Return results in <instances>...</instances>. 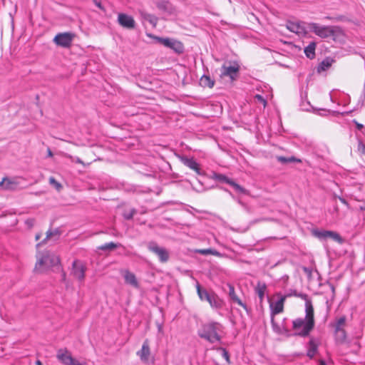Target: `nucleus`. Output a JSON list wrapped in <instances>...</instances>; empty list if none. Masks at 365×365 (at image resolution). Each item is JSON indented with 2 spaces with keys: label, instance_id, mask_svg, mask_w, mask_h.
Returning a JSON list of instances; mask_svg holds the SVG:
<instances>
[{
  "label": "nucleus",
  "instance_id": "45",
  "mask_svg": "<svg viewBox=\"0 0 365 365\" xmlns=\"http://www.w3.org/2000/svg\"><path fill=\"white\" fill-rule=\"evenodd\" d=\"M47 153H48V157L51 158L53 156V153H52V151L51 150L50 148H48Z\"/></svg>",
  "mask_w": 365,
  "mask_h": 365
},
{
  "label": "nucleus",
  "instance_id": "10",
  "mask_svg": "<svg viewBox=\"0 0 365 365\" xmlns=\"http://www.w3.org/2000/svg\"><path fill=\"white\" fill-rule=\"evenodd\" d=\"M148 250L155 254L160 262H165L169 259L168 252L163 247H159L155 242H151L148 245Z\"/></svg>",
  "mask_w": 365,
  "mask_h": 365
},
{
  "label": "nucleus",
  "instance_id": "18",
  "mask_svg": "<svg viewBox=\"0 0 365 365\" xmlns=\"http://www.w3.org/2000/svg\"><path fill=\"white\" fill-rule=\"evenodd\" d=\"M139 14L143 20L148 21L153 26V27H156L158 21L157 16L153 14H148L143 10H140Z\"/></svg>",
  "mask_w": 365,
  "mask_h": 365
},
{
  "label": "nucleus",
  "instance_id": "1",
  "mask_svg": "<svg viewBox=\"0 0 365 365\" xmlns=\"http://www.w3.org/2000/svg\"><path fill=\"white\" fill-rule=\"evenodd\" d=\"M299 297L305 300V317L294 319L292 322V328L296 335L307 336L314 329L315 324L314 307L307 295L302 294Z\"/></svg>",
  "mask_w": 365,
  "mask_h": 365
},
{
  "label": "nucleus",
  "instance_id": "49",
  "mask_svg": "<svg viewBox=\"0 0 365 365\" xmlns=\"http://www.w3.org/2000/svg\"><path fill=\"white\" fill-rule=\"evenodd\" d=\"M319 365H327V364H326V363H325V361H323V360H320V361H319Z\"/></svg>",
  "mask_w": 365,
  "mask_h": 365
},
{
  "label": "nucleus",
  "instance_id": "23",
  "mask_svg": "<svg viewBox=\"0 0 365 365\" xmlns=\"http://www.w3.org/2000/svg\"><path fill=\"white\" fill-rule=\"evenodd\" d=\"M317 349H318V346L317 344L315 343L314 340V339H311L309 342V345H308V351H307V356L310 358V359H312L314 355L316 354V353L317 352Z\"/></svg>",
  "mask_w": 365,
  "mask_h": 365
},
{
  "label": "nucleus",
  "instance_id": "36",
  "mask_svg": "<svg viewBox=\"0 0 365 365\" xmlns=\"http://www.w3.org/2000/svg\"><path fill=\"white\" fill-rule=\"evenodd\" d=\"M230 185L232 186L237 192L241 193H246L245 189H244L240 185L235 183L234 181L231 182Z\"/></svg>",
  "mask_w": 365,
  "mask_h": 365
},
{
  "label": "nucleus",
  "instance_id": "2",
  "mask_svg": "<svg viewBox=\"0 0 365 365\" xmlns=\"http://www.w3.org/2000/svg\"><path fill=\"white\" fill-rule=\"evenodd\" d=\"M240 69L237 62H225L220 68V76L226 82L232 83L239 78Z\"/></svg>",
  "mask_w": 365,
  "mask_h": 365
},
{
  "label": "nucleus",
  "instance_id": "19",
  "mask_svg": "<svg viewBox=\"0 0 365 365\" xmlns=\"http://www.w3.org/2000/svg\"><path fill=\"white\" fill-rule=\"evenodd\" d=\"M17 186H18V185L14 180L10 179V178H4L0 182V187H1L3 189L6 190H16Z\"/></svg>",
  "mask_w": 365,
  "mask_h": 365
},
{
  "label": "nucleus",
  "instance_id": "32",
  "mask_svg": "<svg viewBox=\"0 0 365 365\" xmlns=\"http://www.w3.org/2000/svg\"><path fill=\"white\" fill-rule=\"evenodd\" d=\"M346 319L344 316H343L337 319L336 324H335V331L344 329L343 327L344 326V324L346 323Z\"/></svg>",
  "mask_w": 365,
  "mask_h": 365
},
{
  "label": "nucleus",
  "instance_id": "25",
  "mask_svg": "<svg viewBox=\"0 0 365 365\" xmlns=\"http://www.w3.org/2000/svg\"><path fill=\"white\" fill-rule=\"evenodd\" d=\"M287 29L290 31L296 34L301 33L302 28L298 23L288 21L287 23Z\"/></svg>",
  "mask_w": 365,
  "mask_h": 365
},
{
  "label": "nucleus",
  "instance_id": "31",
  "mask_svg": "<svg viewBox=\"0 0 365 365\" xmlns=\"http://www.w3.org/2000/svg\"><path fill=\"white\" fill-rule=\"evenodd\" d=\"M277 159L279 162H280L283 164L288 163H294V162H297V163L301 162V160L297 159L294 157L285 158L283 156H277Z\"/></svg>",
  "mask_w": 365,
  "mask_h": 365
},
{
  "label": "nucleus",
  "instance_id": "34",
  "mask_svg": "<svg viewBox=\"0 0 365 365\" xmlns=\"http://www.w3.org/2000/svg\"><path fill=\"white\" fill-rule=\"evenodd\" d=\"M215 179H217V180H218L220 181L225 182L226 183H227L229 185H230L231 182L232 181V180L229 179L225 175H222V174L216 175H215Z\"/></svg>",
  "mask_w": 365,
  "mask_h": 365
},
{
  "label": "nucleus",
  "instance_id": "27",
  "mask_svg": "<svg viewBox=\"0 0 365 365\" xmlns=\"http://www.w3.org/2000/svg\"><path fill=\"white\" fill-rule=\"evenodd\" d=\"M119 246H120V244H116L113 242H110L106 243L103 245L99 246L98 247V249L101 250H104V251H106V250L112 251V250H115V248L118 247Z\"/></svg>",
  "mask_w": 365,
  "mask_h": 365
},
{
  "label": "nucleus",
  "instance_id": "3",
  "mask_svg": "<svg viewBox=\"0 0 365 365\" xmlns=\"http://www.w3.org/2000/svg\"><path fill=\"white\" fill-rule=\"evenodd\" d=\"M221 327L220 324L216 322L205 324L200 331L199 335L201 338L205 339L211 343L219 341L220 340L219 331Z\"/></svg>",
  "mask_w": 365,
  "mask_h": 365
},
{
  "label": "nucleus",
  "instance_id": "9",
  "mask_svg": "<svg viewBox=\"0 0 365 365\" xmlns=\"http://www.w3.org/2000/svg\"><path fill=\"white\" fill-rule=\"evenodd\" d=\"M312 234L319 240L331 238L334 241L339 243H341L343 241L341 236L337 232L334 231L314 230H312Z\"/></svg>",
  "mask_w": 365,
  "mask_h": 365
},
{
  "label": "nucleus",
  "instance_id": "46",
  "mask_svg": "<svg viewBox=\"0 0 365 365\" xmlns=\"http://www.w3.org/2000/svg\"><path fill=\"white\" fill-rule=\"evenodd\" d=\"M355 123H356V128H357L358 129H359V130H360V129H361V128H363V125H362V124L359 123L358 122H355Z\"/></svg>",
  "mask_w": 365,
  "mask_h": 365
},
{
  "label": "nucleus",
  "instance_id": "42",
  "mask_svg": "<svg viewBox=\"0 0 365 365\" xmlns=\"http://www.w3.org/2000/svg\"><path fill=\"white\" fill-rule=\"evenodd\" d=\"M264 289H265V287H263L259 288V289L257 290L258 295L261 299H262L264 297Z\"/></svg>",
  "mask_w": 365,
  "mask_h": 365
},
{
  "label": "nucleus",
  "instance_id": "4",
  "mask_svg": "<svg viewBox=\"0 0 365 365\" xmlns=\"http://www.w3.org/2000/svg\"><path fill=\"white\" fill-rule=\"evenodd\" d=\"M37 262L35 269L42 271L45 269L56 266L59 263V258L54 254L46 252L43 255H37Z\"/></svg>",
  "mask_w": 365,
  "mask_h": 365
},
{
  "label": "nucleus",
  "instance_id": "17",
  "mask_svg": "<svg viewBox=\"0 0 365 365\" xmlns=\"http://www.w3.org/2000/svg\"><path fill=\"white\" fill-rule=\"evenodd\" d=\"M211 307L215 309H220L222 307L224 302L215 292H212L209 299L207 301Z\"/></svg>",
  "mask_w": 365,
  "mask_h": 365
},
{
  "label": "nucleus",
  "instance_id": "37",
  "mask_svg": "<svg viewBox=\"0 0 365 365\" xmlns=\"http://www.w3.org/2000/svg\"><path fill=\"white\" fill-rule=\"evenodd\" d=\"M255 99H256V101H257V102L262 103L264 107L266 106L267 101L261 95H259V94L256 95Z\"/></svg>",
  "mask_w": 365,
  "mask_h": 365
},
{
  "label": "nucleus",
  "instance_id": "43",
  "mask_svg": "<svg viewBox=\"0 0 365 365\" xmlns=\"http://www.w3.org/2000/svg\"><path fill=\"white\" fill-rule=\"evenodd\" d=\"M93 1L98 8H99L101 10H104V8L101 4V2L98 1L97 0H93Z\"/></svg>",
  "mask_w": 365,
  "mask_h": 365
},
{
  "label": "nucleus",
  "instance_id": "20",
  "mask_svg": "<svg viewBox=\"0 0 365 365\" xmlns=\"http://www.w3.org/2000/svg\"><path fill=\"white\" fill-rule=\"evenodd\" d=\"M197 292L199 298L202 301H207L212 294V292H208L206 289H202L200 284H196Z\"/></svg>",
  "mask_w": 365,
  "mask_h": 365
},
{
  "label": "nucleus",
  "instance_id": "30",
  "mask_svg": "<svg viewBox=\"0 0 365 365\" xmlns=\"http://www.w3.org/2000/svg\"><path fill=\"white\" fill-rule=\"evenodd\" d=\"M200 84H202L204 86H207L208 88H211L214 86V81H212L210 76H203L200 78Z\"/></svg>",
  "mask_w": 365,
  "mask_h": 365
},
{
  "label": "nucleus",
  "instance_id": "15",
  "mask_svg": "<svg viewBox=\"0 0 365 365\" xmlns=\"http://www.w3.org/2000/svg\"><path fill=\"white\" fill-rule=\"evenodd\" d=\"M285 296L281 297V298L277 301L270 303V308L272 315H275L283 312L284 302L285 301Z\"/></svg>",
  "mask_w": 365,
  "mask_h": 365
},
{
  "label": "nucleus",
  "instance_id": "51",
  "mask_svg": "<svg viewBox=\"0 0 365 365\" xmlns=\"http://www.w3.org/2000/svg\"><path fill=\"white\" fill-rule=\"evenodd\" d=\"M26 222L31 225L33 224V220H27Z\"/></svg>",
  "mask_w": 365,
  "mask_h": 365
},
{
  "label": "nucleus",
  "instance_id": "8",
  "mask_svg": "<svg viewBox=\"0 0 365 365\" xmlns=\"http://www.w3.org/2000/svg\"><path fill=\"white\" fill-rule=\"evenodd\" d=\"M74 35L71 33H60L58 34L53 38L54 43L63 48H68L71 46Z\"/></svg>",
  "mask_w": 365,
  "mask_h": 365
},
{
  "label": "nucleus",
  "instance_id": "35",
  "mask_svg": "<svg viewBox=\"0 0 365 365\" xmlns=\"http://www.w3.org/2000/svg\"><path fill=\"white\" fill-rule=\"evenodd\" d=\"M64 156L66 157V158H70L71 160H72L73 161L76 162V163H79V164H81L83 165V166H86V165H88V164H86L84 163L78 157H73L72 155H68V154H64Z\"/></svg>",
  "mask_w": 365,
  "mask_h": 365
},
{
  "label": "nucleus",
  "instance_id": "44",
  "mask_svg": "<svg viewBox=\"0 0 365 365\" xmlns=\"http://www.w3.org/2000/svg\"><path fill=\"white\" fill-rule=\"evenodd\" d=\"M134 213H135V211L133 210L130 214H128V215H125V217L126 219H130L133 216Z\"/></svg>",
  "mask_w": 365,
  "mask_h": 365
},
{
  "label": "nucleus",
  "instance_id": "26",
  "mask_svg": "<svg viewBox=\"0 0 365 365\" xmlns=\"http://www.w3.org/2000/svg\"><path fill=\"white\" fill-rule=\"evenodd\" d=\"M157 7L165 11H170L172 9V5L168 1H159L157 2Z\"/></svg>",
  "mask_w": 365,
  "mask_h": 365
},
{
  "label": "nucleus",
  "instance_id": "41",
  "mask_svg": "<svg viewBox=\"0 0 365 365\" xmlns=\"http://www.w3.org/2000/svg\"><path fill=\"white\" fill-rule=\"evenodd\" d=\"M219 350L222 353V356L226 359L227 361H229V354L228 352L223 348H220Z\"/></svg>",
  "mask_w": 365,
  "mask_h": 365
},
{
  "label": "nucleus",
  "instance_id": "29",
  "mask_svg": "<svg viewBox=\"0 0 365 365\" xmlns=\"http://www.w3.org/2000/svg\"><path fill=\"white\" fill-rule=\"evenodd\" d=\"M195 252L203 255H215V256L220 255V253L217 250H212V249L196 250Z\"/></svg>",
  "mask_w": 365,
  "mask_h": 365
},
{
  "label": "nucleus",
  "instance_id": "24",
  "mask_svg": "<svg viewBox=\"0 0 365 365\" xmlns=\"http://www.w3.org/2000/svg\"><path fill=\"white\" fill-rule=\"evenodd\" d=\"M333 62V60L330 58H325L323 60L317 67V71L321 73L322 71H327L331 66Z\"/></svg>",
  "mask_w": 365,
  "mask_h": 365
},
{
  "label": "nucleus",
  "instance_id": "16",
  "mask_svg": "<svg viewBox=\"0 0 365 365\" xmlns=\"http://www.w3.org/2000/svg\"><path fill=\"white\" fill-rule=\"evenodd\" d=\"M229 287V297L232 302L237 304L239 306L242 307L244 309L247 311V307L245 303L237 297L235 293V288L232 284H228Z\"/></svg>",
  "mask_w": 365,
  "mask_h": 365
},
{
  "label": "nucleus",
  "instance_id": "6",
  "mask_svg": "<svg viewBox=\"0 0 365 365\" xmlns=\"http://www.w3.org/2000/svg\"><path fill=\"white\" fill-rule=\"evenodd\" d=\"M153 38L164 46L172 49L176 53L180 54L184 51V46L180 41L170 38L153 36Z\"/></svg>",
  "mask_w": 365,
  "mask_h": 365
},
{
  "label": "nucleus",
  "instance_id": "14",
  "mask_svg": "<svg viewBox=\"0 0 365 365\" xmlns=\"http://www.w3.org/2000/svg\"><path fill=\"white\" fill-rule=\"evenodd\" d=\"M150 354L149 342L148 340L146 339L144 341L141 349L137 352V355L143 361L146 362L148 361Z\"/></svg>",
  "mask_w": 365,
  "mask_h": 365
},
{
  "label": "nucleus",
  "instance_id": "13",
  "mask_svg": "<svg viewBox=\"0 0 365 365\" xmlns=\"http://www.w3.org/2000/svg\"><path fill=\"white\" fill-rule=\"evenodd\" d=\"M123 277L124 278L125 282L127 284L130 285L131 287L138 289L139 287L138 281L135 277V275L130 272L128 270H123L121 272Z\"/></svg>",
  "mask_w": 365,
  "mask_h": 365
},
{
  "label": "nucleus",
  "instance_id": "50",
  "mask_svg": "<svg viewBox=\"0 0 365 365\" xmlns=\"http://www.w3.org/2000/svg\"><path fill=\"white\" fill-rule=\"evenodd\" d=\"M40 238H41V235L40 234H37L36 235V240H38Z\"/></svg>",
  "mask_w": 365,
  "mask_h": 365
},
{
  "label": "nucleus",
  "instance_id": "28",
  "mask_svg": "<svg viewBox=\"0 0 365 365\" xmlns=\"http://www.w3.org/2000/svg\"><path fill=\"white\" fill-rule=\"evenodd\" d=\"M336 341L338 343L342 344L345 341L346 338V331L344 329L335 331Z\"/></svg>",
  "mask_w": 365,
  "mask_h": 365
},
{
  "label": "nucleus",
  "instance_id": "7",
  "mask_svg": "<svg viewBox=\"0 0 365 365\" xmlns=\"http://www.w3.org/2000/svg\"><path fill=\"white\" fill-rule=\"evenodd\" d=\"M56 358L63 365H86L85 361H79L72 357L71 354L66 349L58 350Z\"/></svg>",
  "mask_w": 365,
  "mask_h": 365
},
{
  "label": "nucleus",
  "instance_id": "21",
  "mask_svg": "<svg viewBox=\"0 0 365 365\" xmlns=\"http://www.w3.org/2000/svg\"><path fill=\"white\" fill-rule=\"evenodd\" d=\"M316 43L311 42L307 46L304 48V53L309 59H313L315 57Z\"/></svg>",
  "mask_w": 365,
  "mask_h": 365
},
{
  "label": "nucleus",
  "instance_id": "47",
  "mask_svg": "<svg viewBox=\"0 0 365 365\" xmlns=\"http://www.w3.org/2000/svg\"><path fill=\"white\" fill-rule=\"evenodd\" d=\"M339 200L344 205H347V202L345 199L342 198V197H339Z\"/></svg>",
  "mask_w": 365,
  "mask_h": 365
},
{
  "label": "nucleus",
  "instance_id": "52",
  "mask_svg": "<svg viewBox=\"0 0 365 365\" xmlns=\"http://www.w3.org/2000/svg\"><path fill=\"white\" fill-rule=\"evenodd\" d=\"M36 365H42L41 362L39 360H37L36 362Z\"/></svg>",
  "mask_w": 365,
  "mask_h": 365
},
{
  "label": "nucleus",
  "instance_id": "39",
  "mask_svg": "<svg viewBox=\"0 0 365 365\" xmlns=\"http://www.w3.org/2000/svg\"><path fill=\"white\" fill-rule=\"evenodd\" d=\"M272 325L273 330L275 332H277V333L281 332L279 327L274 322L273 317L272 318Z\"/></svg>",
  "mask_w": 365,
  "mask_h": 365
},
{
  "label": "nucleus",
  "instance_id": "11",
  "mask_svg": "<svg viewBox=\"0 0 365 365\" xmlns=\"http://www.w3.org/2000/svg\"><path fill=\"white\" fill-rule=\"evenodd\" d=\"M86 267L85 264L79 261L75 260L72 264L71 274L79 282H83L85 278Z\"/></svg>",
  "mask_w": 365,
  "mask_h": 365
},
{
  "label": "nucleus",
  "instance_id": "38",
  "mask_svg": "<svg viewBox=\"0 0 365 365\" xmlns=\"http://www.w3.org/2000/svg\"><path fill=\"white\" fill-rule=\"evenodd\" d=\"M53 235V232H51V230H48L46 232V237L45 238V240L42 242L38 243L37 245V247H39L41 245L44 244Z\"/></svg>",
  "mask_w": 365,
  "mask_h": 365
},
{
  "label": "nucleus",
  "instance_id": "22",
  "mask_svg": "<svg viewBox=\"0 0 365 365\" xmlns=\"http://www.w3.org/2000/svg\"><path fill=\"white\" fill-rule=\"evenodd\" d=\"M182 161L186 166L195 170L197 174H200L199 165L195 160L192 158H185Z\"/></svg>",
  "mask_w": 365,
  "mask_h": 365
},
{
  "label": "nucleus",
  "instance_id": "5",
  "mask_svg": "<svg viewBox=\"0 0 365 365\" xmlns=\"http://www.w3.org/2000/svg\"><path fill=\"white\" fill-rule=\"evenodd\" d=\"M307 29L322 38L331 37L334 36L335 33L333 26H322L313 22L307 24Z\"/></svg>",
  "mask_w": 365,
  "mask_h": 365
},
{
  "label": "nucleus",
  "instance_id": "53",
  "mask_svg": "<svg viewBox=\"0 0 365 365\" xmlns=\"http://www.w3.org/2000/svg\"><path fill=\"white\" fill-rule=\"evenodd\" d=\"M148 36H150V37H153V36L150 35V34H148Z\"/></svg>",
  "mask_w": 365,
  "mask_h": 365
},
{
  "label": "nucleus",
  "instance_id": "12",
  "mask_svg": "<svg viewBox=\"0 0 365 365\" xmlns=\"http://www.w3.org/2000/svg\"><path fill=\"white\" fill-rule=\"evenodd\" d=\"M118 22L123 28L132 29L135 28V21L134 19L128 14L120 13L118 16Z\"/></svg>",
  "mask_w": 365,
  "mask_h": 365
},
{
  "label": "nucleus",
  "instance_id": "48",
  "mask_svg": "<svg viewBox=\"0 0 365 365\" xmlns=\"http://www.w3.org/2000/svg\"><path fill=\"white\" fill-rule=\"evenodd\" d=\"M359 209L362 211L365 210V203L359 207Z\"/></svg>",
  "mask_w": 365,
  "mask_h": 365
},
{
  "label": "nucleus",
  "instance_id": "40",
  "mask_svg": "<svg viewBox=\"0 0 365 365\" xmlns=\"http://www.w3.org/2000/svg\"><path fill=\"white\" fill-rule=\"evenodd\" d=\"M358 150L362 154H365V145L361 141L358 143Z\"/></svg>",
  "mask_w": 365,
  "mask_h": 365
},
{
  "label": "nucleus",
  "instance_id": "33",
  "mask_svg": "<svg viewBox=\"0 0 365 365\" xmlns=\"http://www.w3.org/2000/svg\"><path fill=\"white\" fill-rule=\"evenodd\" d=\"M49 182L51 185H53L55 187V188L58 190V191H60L62 188V185L61 183H59L58 182H57L54 178L53 177H51L49 178Z\"/></svg>",
  "mask_w": 365,
  "mask_h": 365
}]
</instances>
